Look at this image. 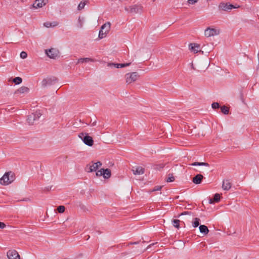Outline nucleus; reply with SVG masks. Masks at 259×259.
Returning <instances> with one entry per match:
<instances>
[{
  "label": "nucleus",
  "mask_w": 259,
  "mask_h": 259,
  "mask_svg": "<svg viewBox=\"0 0 259 259\" xmlns=\"http://www.w3.org/2000/svg\"><path fill=\"white\" fill-rule=\"evenodd\" d=\"M47 1V0H46ZM46 4L45 0H36L35 1L33 6L35 8H41L45 6Z\"/></svg>",
  "instance_id": "15"
},
{
  "label": "nucleus",
  "mask_w": 259,
  "mask_h": 259,
  "mask_svg": "<svg viewBox=\"0 0 259 259\" xmlns=\"http://www.w3.org/2000/svg\"><path fill=\"white\" fill-rule=\"evenodd\" d=\"M96 176L97 177H100L102 176L101 169L96 172Z\"/></svg>",
  "instance_id": "40"
},
{
  "label": "nucleus",
  "mask_w": 259,
  "mask_h": 259,
  "mask_svg": "<svg viewBox=\"0 0 259 259\" xmlns=\"http://www.w3.org/2000/svg\"><path fill=\"white\" fill-rule=\"evenodd\" d=\"M180 221L179 220H174L172 221V223H173L174 226L175 228L179 229L180 227Z\"/></svg>",
  "instance_id": "28"
},
{
  "label": "nucleus",
  "mask_w": 259,
  "mask_h": 259,
  "mask_svg": "<svg viewBox=\"0 0 259 259\" xmlns=\"http://www.w3.org/2000/svg\"><path fill=\"white\" fill-rule=\"evenodd\" d=\"M20 57L22 59H25L27 56V53L24 52V51H22L21 53H20Z\"/></svg>",
  "instance_id": "36"
},
{
  "label": "nucleus",
  "mask_w": 259,
  "mask_h": 259,
  "mask_svg": "<svg viewBox=\"0 0 259 259\" xmlns=\"http://www.w3.org/2000/svg\"><path fill=\"white\" fill-rule=\"evenodd\" d=\"M189 48L190 49L194 52L197 53L198 52V49L200 48V45L195 43L190 44L189 45Z\"/></svg>",
  "instance_id": "19"
},
{
  "label": "nucleus",
  "mask_w": 259,
  "mask_h": 259,
  "mask_svg": "<svg viewBox=\"0 0 259 259\" xmlns=\"http://www.w3.org/2000/svg\"><path fill=\"white\" fill-rule=\"evenodd\" d=\"M175 181V177L173 176L172 174H169L168 177L166 179L167 182H172Z\"/></svg>",
  "instance_id": "32"
},
{
  "label": "nucleus",
  "mask_w": 259,
  "mask_h": 259,
  "mask_svg": "<svg viewBox=\"0 0 259 259\" xmlns=\"http://www.w3.org/2000/svg\"><path fill=\"white\" fill-rule=\"evenodd\" d=\"M214 202H215V201H214L213 199H210L209 200V204H212V203H213Z\"/></svg>",
  "instance_id": "46"
},
{
  "label": "nucleus",
  "mask_w": 259,
  "mask_h": 259,
  "mask_svg": "<svg viewBox=\"0 0 259 259\" xmlns=\"http://www.w3.org/2000/svg\"><path fill=\"white\" fill-rule=\"evenodd\" d=\"M145 242V241H143L142 242V243H144Z\"/></svg>",
  "instance_id": "49"
},
{
  "label": "nucleus",
  "mask_w": 259,
  "mask_h": 259,
  "mask_svg": "<svg viewBox=\"0 0 259 259\" xmlns=\"http://www.w3.org/2000/svg\"><path fill=\"white\" fill-rule=\"evenodd\" d=\"M44 26L47 28L55 27L58 25V23L57 22H47L44 23Z\"/></svg>",
  "instance_id": "20"
},
{
  "label": "nucleus",
  "mask_w": 259,
  "mask_h": 259,
  "mask_svg": "<svg viewBox=\"0 0 259 259\" xmlns=\"http://www.w3.org/2000/svg\"><path fill=\"white\" fill-rule=\"evenodd\" d=\"M220 198H221L220 195L218 193H216L214 194L213 199L214 200V201H215V202H218L220 200Z\"/></svg>",
  "instance_id": "31"
},
{
  "label": "nucleus",
  "mask_w": 259,
  "mask_h": 259,
  "mask_svg": "<svg viewBox=\"0 0 259 259\" xmlns=\"http://www.w3.org/2000/svg\"><path fill=\"white\" fill-rule=\"evenodd\" d=\"M132 170L134 175H140L144 173L145 169L141 166H136L133 167Z\"/></svg>",
  "instance_id": "13"
},
{
  "label": "nucleus",
  "mask_w": 259,
  "mask_h": 259,
  "mask_svg": "<svg viewBox=\"0 0 259 259\" xmlns=\"http://www.w3.org/2000/svg\"><path fill=\"white\" fill-rule=\"evenodd\" d=\"M139 242H131L129 243L130 245H134V244H139Z\"/></svg>",
  "instance_id": "45"
},
{
  "label": "nucleus",
  "mask_w": 259,
  "mask_h": 259,
  "mask_svg": "<svg viewBox=\"0 0 259 259\" xmlns=\"http://www.w3.org/2000/svg\"><path fill=\"white\" fill-rule=\"evenodd\" d=\"M95 163V165H97V170L98 169L99 167H100L102 165V162L101 161H98Z\"/></svg>",
  "instance_id": "39"
},
{
  "label": "nucleus",
  "mask_w": 259,
  "mask_h": 259,
  "mask_svg": "<svg viewBox=\"0 0 259 259\" xmlns=\"http://www.w3.org/2000/svg\"><path fill=\"white\" fill-rule=\"evenodd\" d=\"M15 179V174L10 171L6 172L0 179V183L3 185H8L12 183Z\"/></svg>",
  "instance_id": "1"
},
{
  "label": "nucleus",
  "mask_w": 259,
  "mask_h": 259,
  "mask_svg": "<svg viewBox=\"0 0 259 259\" xmlns=\"http://www.w3.org/2000/svg\"><path fill=\"white\" fill-rule=\"evenodd\" d=\"M41 113L39 111H36L35 113H32V115H35L34 120H37L41 116Z\"/></svg>",
  "instance_id": "30"
},
{
  "label": "nucleus",
  "mask_w": 259,
  "mask_h": 259,
  "mask_svg": "<svg viewBox=\"0 0 259 259\" xmlns=\"http://www.w3.org/2000/svg\"><path fill=\"white\" fill-rule=\"evenodd\" d=\"M13 82L15 84H19L22 82V79L20 77H16L13 79Z\"/></svg>",
  "instance_id": "27"
},
{
  "label": "nucleus",
  "mask_w": 259,
  "mask_h": 259,
  "mask_svg": "<svg viewBox=\"0 0 259 259\" xmlns=\"http://www.w3.org/2000/svg\"><path fill=\"white\" fill-rule=\"evenodd\" d=\"M78 137L85 145L90 147L93 145L94 140L92 137L89 136L88 134L82 133L79 134Z\"/></svg>",
  "instance_id": "2"
},
{
  "label": "nucleus",
  "mask_w": 259,
  "mask_h": 259,
  "mask_svg": "<svg viewBox=\"0 0 259 259\" xmlns=\"http://www.w3.org/2000/svg\"><path fill=\"white\" fill-rule=\"evenodd\" d=\"M143 7L141 5H134L130 7H125L124 9L128 13L136 14L141 13Z\"/></svg>",
  "instance_id": "6"
},
{
  "label": "nucleus",
  "mask_w": 259,
  "mask_h": 259,
  "mask_svg": "<svg viewBox=\"0 0 259 259\" xmlns=\"http://www.w3.org/2000/svg\"><path fill=\"white\" fill-rule=\"evenodd\" d=\"M58 81V79L55 76H52L44 78L41 81V85L42 87L45 88L48 85L54 84Z\"/></svg>",
  "instance_id": "5"
},
{
  "label": "nucleus",
  "mask_w": 259,
  "mask_h": 259,
  "mask_svg": "<svg viewBox=\"0 0 259 259\" xmlns=\"http://www.w3.org/2000/svg\"><path fill=\"white\" fill-rule=\"evenodd\" d=\"M65 208L63 205H60L57 207V210L59 213H63L65 211Z\"/></svg>",
  "instance_id": "33"
},
{
  "label": "nucleus",
  "mask_w": 259,
  "mask_h": 259,
  "mask_svg": "<svg viewBox=\"0 0 259 259\" xmlns=\"http://www.w3.org/2000/svg\"><path fill=\"white\" fill-rule=\"evenodd\" d=\"M221 112L224 114H228L229 112V108L226 106H223L221 107Z\"/></svg>",
  "instance_id": "25"
},
{
  "label": "nucleus",
  "mask_w": 259,
  "mask_h": 259,
  "mask_svg": "<svg viewBox=\"0 0 259 259\" xmlns=\"http://www.w3.org/2000/svg\"><path fill=\"white\" fill-rule=\"evenodd\" d=\"M191 67H192V68L193 69H194V70H195V68H194V67L193 64V63H191Z\"/></svg>",
  "instance_id": "48"
},
{
  "label": "nucleus",
  "mask_w": 259,
  "mask_h": 259,
  "mask_svg": "<svg viewBox=\"0 0 259 259\" xmlns=\"http://www.w3.org/2000/svg\"><path fill=\"white\" fill-rule=\"evenodd\" d=\"M198 2V0H188V3L189 4L193 5L196 3Z\"/></svg>",
  "instance_id": "38"
},
{
  "label": "nucleus",
  "mask_w": 259,
  "mask_h": 259,
  "mask_svg": "<svg viewBox=\"0 0 259 259\" xmlns=\"http://www.w3.org/2000/svg\"><path fill=\"white\" fill-rule=\"evenodd\" d=\"M200 232L204 235H207L209 232L207 227L204 225H200L199 227Z\"/></svg>",
  "instance_id": "18"
},
{
  "label": "nucleus",
  "mask_w": 259,
  "mask_h": 259,
  "mask_svg": "<svg viewBox=\"0 0 259 259\" xmlns=\"http://www.w3.org/2000/svg\"><path fill=\"white\" fill-rule=\"evenodd\" d=\"M231 183L229 180H224L222 184V188L224 190H229L231 187Z\"/></svg>",
  "instance_id": "17"
},
{
  "label": "nucleus",
  "mask_w": 259,
  "mask_h": 259,
  "mask_svg": "<svg viewBox=\"0 0 259 259\" xmlns=\"http://www.w3.org/2000/svg\"><path fill=\"white\" fill-rule=\"evenodd\" d=\"M192 166H200V162H195L191 164Z\"/></svg>",
  "instance_id": "44"
},
{
  "label": "nucleus",
  "mask_w": 259,
  "mask_h": 259,
  "mask_svg": "<svg viewBox=\"0 0 259 259\" xmlns=\"http://www.w3.org/2000/svg\"><path fill=\"white\" fill-rule=\"evenodd\" d=\"M46 54L51 59H56L59 57V51L55 48H51L45 50Z\"/></svg>",
  "instance_id": "7"
},
{
  "label": "nucleus",
  "mask_w": 259,
  "mask_h": 259,
  "mask_svg": "<svg viewBox=\"0 0 259 259\" xmlns=\"http://www.w3.org/2000/svg\"><path fill=\"white\" fill-rule=\"evenodd\" d=\"M83 22H84V19H83V18L81 17L80 16H79L78 17V23H77V28H82V27L83 26Z\"/></svg>",
  "instance_id": "24"
},
{
  "label": "nucleus",
  "mask_w": 259,
  "mask_h": 259,
  "mask_svg": "<svg viewBox=\"0 0 259 259\" xmlns=\"http://www.w3.org/2000/svg\"><path fill=\"white\" fill-rule=\"evenodd\" d=\"M203 179V175L201 174H197L193 178L192 182L195 184H200L201 183Z\"/></svg>",
  "instance_id": "16"
},
{
  "label": "nucleus",
  "mask_w": 259,
  "mask_h": 259,
  "mask_svg": "<svg viewBox=\"0 0 259 259\" xmlns=\"http://www.w3.org/2000/svg\"><path fill=\"white\" fill-rule=\"evenodd\" d=\"M131 63H109L108 64V66H114L117 68L125 67L126 66H128L131 65Z\"/></svg>",
  "instance_id": "12"
},
{
  "label": "nucleus",
  "mask_w": 259,
  "mask_h": 259,
  "mask_svg": "<svg viewBox=\"0 0 259 259\" xmlns=\"http://www.w3.org/2000/svg\"><path fill=\"white\" fill-rule=\"evenodd\" d=\"M219 33V31L214 28H210V27H208L206 29H205L204 32L205 36L207 37L218 35Z\"/></svg>",
  "instance_id": "9"
},
{
  "label": "nucleus",
  "mask_w": 259,
  "mask_h": 259,
  "mask_svg": "<svg viewBox=\"0 0 259 259\" xmlns=\"http://www.w3.org/2000/svg\"><path fill=\"white\" fill-rule=\"evenodd\" d=\"M211 107L213 109H216L220 107L219 104L218 102H214L211 104Z\"/></svg>",
  "instance_id": "34"
},
{
  "label": "nucleus",
  "mask_w": 259,
  "mask_h": 259,
  "mask_svg": "<svg viewBox=\"0 0 259 259\" xmlns=\"http://www.w3.org/2000/svg\"><path fill=\"white\" fill-rule=\"evenodd\" d=\"M200 219L198 218H195L194 219V221L192 222V225L194 227V228H196L198 226H199V222H200Z\"/></svg>",
  "instance_id": "26"
},
{
  "label": "nucleus",
  "mask_w": 259,
  "mask_h": 259,
  "mask_svg": "<svg viewBox=\"0 0 259 259\" xmlns=\"http://www.w3.org/2000/svg\"><path fill=\"white\" fill-rule=\"evenodd\" d=\"M111 26V23L109 22L105 23L103 24L101 28V29L99 33V37L102 39L105 37L110 30Z\"/></svg>",
  "instance_id": "3"
},
{
  "label": "nucleus",
  "mask_w": 259,
  "mask_h": 259,
  "mask_svg": "<svg viewBox=\"0 0 259 259\" xmlns=\"http://www.w3.org/2000/svg\"><path fill=\"white\" fill-rule=\"evenodd\" d=\"M191 214V212H190V211H184L183 212H182L180 214H179V217H180L181 215H186V214Z\"/></svg>",
  "instance_id": "41"
},
{
  "label": "nucleus",
  "mask_w": 259,
  "mask_h": 259,
  "mask_svg": "<svg viewBox=\"0 0 259 259\" xmlns=\"http://www.w3.org/2000/svg\"><path fill=\"white\" fill-rule=\"evenodd\" d=\"M126 82L130 84L136 81L139 77L140 75L137 72H133L132 73H128L125 74Z\"/></svg>",
  "instance_id": "4"
},
{
  "label": "nucleus",
  "mask_w": 259,
  "mask_h": 259,
  "mask_svg": "<svg viewBox=\"0 0 259 259\" xmlns=\"http://www.w3.org/2000/svg\"><path fill=\"white\" fill-rule=\"evenodd\" d=\"M236 8L233 5L230 4L229 3H221L219 5V10L228 11L229 10H232V9Z\"/></svg>",
  "instance_id": "8"
},
{
  "label": "nucleus",
  "mask_w": 259,
  "mask_h": 259,
  "mask_svg": "<svg viewBox=\"0 0 259 259\" xmlns=\"http://www.w3.org/2000/svg\"><path fill=\"white\" fill-rule=\"evenodd\" d=\"M8 259H20V255L16 250H10L7 252Z\"/></svg>",
  "instance_id": "10"
},
{
  "label": "nucleus",
  "mask_w": 259,
  "mask_h": 259,
  "mask_svg": "<svg viewBox=\"0 0 259 259\" xmlns=\"http://www.w3.org/2000/svg\"><path fill=\"white\" fill-rule=\"evenodd\" d=\"M96 124V121H95L92 124V126H95Z\"/></svg>",
  "instance_id": "47"
},
{
  "label": "nucleus",
  "mask_w": 259,
  "mask_h": 259,
  "mask_svg": "<svg viewBox=\"0 0 259 259\" xmlns=\"http://www.w3.org/2000/svg\"><path fill=\"white\" fill-rule=\"evenodd\" d=\"M35 115H32V114L28 116L27 121L29 124H33L35 121L34 120Z\"/></svg>",
  "instance_id": "22"
},
{
  "label": "nucleus",
  "mask_w": 259,
  "mask_h": 259,
  "mask_svg": "<svg viewBox=\"0 0 259 259\" xmlns=\"http://www.w3.org/2000/svg\"><path fill=\"white\" fill-rule=\"evenodd\" d=\"M29 89L28 88L26 87H21L19 89L17 90V92L19 93H27L29 91Z\"/></svg>",
  "instance_id": "21"
},
{
  "label": "nucleus",
  "mask_w": 259,
  "mask_h": 259,
  "mask_svg": "<svg viewBox=\"0 0 259 259\" xmlns=\"http://www.w3.org/2000/svg\"><path fill=\"white\" fill-rule=\"evenodd\" d=\"M94 62V60L92 58H80L78 60V63H84V62Z\"/></svg>",
  "instance_id": "23"
},
{
  "label": "nucleus",
  "mask_w": 259,
  "mask_h": 259,
  "mask_svg": "<svg viewBox=\"0 0 259 259\" xmlns=\"http://www.w3.org/2000/svg\"><path fill=\"white\" fill-rule=\"evenodd\" d=\"M163 187L162 186H155L153 189L151 190V192H155L157 191H159Z\"/></svg>",
  "instance_id": "35"
},
{
  "label": "nucleus",
  "mask_w": 259,
  "mask_h": 259,
  "mask_svg": "<svg viewBox=\"0 0 259 259\" xmlns=\"http://www.w3.org/2000/svg\"><path fill=\"white\" fill-rule=\"evenodd\" d=\"M200 166H209V165L208 163H206V162H200Z\"/></svg>",
  "instance_id": "42"
},
{
  "label": "nucleus",
  "mask_w": 259,
  "mask_h": 259,
  "mask_svg": "<svg viewBox=\"0 0 259 259\" xmlns=\"http://www.w3.org/2000/svg\"><path fill=\"white\" fill-rule=\"evenodd\" d=\"M102 176L105 179H108L111 177V172L109 168H101Z\"/></svg>",
  "instance_id": "14"
},
{
  "label": "nucleus",
  "mask_w": 259,
  "mask_h": 259,
  "mask_svg": "<svg viewBox=\"0 0 259 259\" xmlns=\"http://www.w3.org/2000/svg\"><path fill=\"white\" fill-rule=\"evenodd\" d=\"M85 170L88 172H92L93 171H96L97 165H95V163L92 161L90 163L88 164L85 168Z\"/></svg>",
  "instance_id": "11"
},
{
  "label": "nucleus",
  "mask_w": 259,
  "mask_h": 259,
  "mask_svg": "<svg viewBox=\"0 0 259 259\" xmlns=\"http://www.w3.org/2000/svg\"><path fill=\"white\" fill-rule=\"evenodd\" d=\"M6 226V225L4 223L0 222V229H3L5 228Z\"/></svg>",
  "instance_id": "43"
},
{
  "label": "nucleus",
  "mask_w": 259,
  "mask_h": 259,
  "mask_svg": "<svg viewBox=\"0 0 259 259\" xmlns=\"http://www.w3.org/2000/svg\"><path fill=\"white\" fill-rule=\"evenodd\" d=\"M157 243V242H155V243H153L152 244H150V245H149L145 249H144V250H141L140 251V252H143L144 251L146 250H148L151 246H153L155 244H156Z\"/></svg>",
  "instance_id": "37"
},
{
  "label": "nucleus",
  "mask_w": 259,
  "mask_h": 259,
  "mask_svg": "<svg viewBox=\"0 0 259 259\" xmlns=\"http://www.w3.org/2000/svg\"><path fill=\"white\" fill-rule=\"evenodd\" d=\"M87 2V1H84L83 2H81L79 4V5H78V10H81L83 9L84 8V6H85V4H86V2Z\"/></svg>",
  "instance_id": "29"
}]
</instances>
